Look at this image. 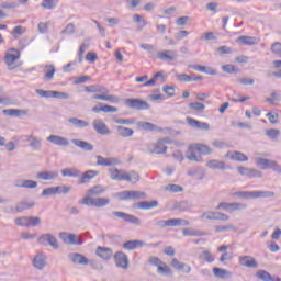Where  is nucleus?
Returning <instances> with one entry per match:
<instances>
[{
    "mask_svg": "<svg viewBox=\"0 0 281 281\" xmlns=\"http://www.w3.org/2000/svg\"><path fill=\"white\" fill-rule=\"evenodd\" d=\"M110 178L112 181H130L132 183H137L139 181L140 177L137 171H130V173L124 172V170H120L117 168H110Z\"/></svg>",
    "mask_w": 281,
    "mask_h": 281,
    "instance_id": "1",
    "label": "nucleus"
},
{
    "mask_svg": "<svg viewBox=\"0 0 281 281\" xmlns=\"http://www.w3.org/2000/svg\"><path fill=\"white\" fill-rule=\"evenodd\" d=\"M47 266V257L43 254H38L33 258V267L38 271H43Z\"/></svg>",
    "mask_w": 281,
    "mask_h": 281,
    "instance_id": "17",
    "label": "nucleus"
},
{
    "mask_svg": "<svg viewBox=\"0 0 281 281\" xmlns=\"http://www.w3.org/2000/svg\"><path fill=\"white\" fill-rule=\"evenodd\" d=\"M200 259L205 260V262H214V256H212V252L204 250L200 254Z\"/></svg>",
    "mask_w": 281,
    "mask_h": 281,
    "instance_id": "54",
    "label": "nucleus"
},
{
    "mask_svg": "<svg viewBox=\"0 0 281 281\" xmlns=\"http://www.w3.org/2000/svg\"><path fill=\"white\" fill-rule=\"evenodd\" d=\"M248 179H256V177H258L259 179L262 178V171L258 170V169H248V173L247 176Z\"/></svg>",
    "mask_w": 281,
    "mask_h": 281,
    "instance_id": "55",
    "label": "nucleus"
},
{
    "mask_svg": "<svg viewBox=\"0 0 281 281\" xmlns=\"http://www.w3.org/2000/svg\"><path fill=\"white\" fill-rule=\"evenodd\" d=\"M68 260H71L74 265H89V259L80 252H70Z\"/></svg>",
    "mask_w": 281,
    "mask_h": 281,
    "instance_id": "19",
    "label": "nucleus"
},
{
    "mask_svg": "<svg viewBox=\"0 0 281 281\" xmlns=\"http://www.w3.org/2000/svg\"><path fill=\"white\" fill-rule=\"evenodd\" d=\"M247 207V204H243L239 202H233V203H227V202H221L217 206L216 210H224V212H240Z\"/></svg>",
    "mask_w": 281,
    "mask_h": 281,
    "instance_id": "5",
    "label": "nucleus"
},
{
    "mask_svg": "<svg viewBox=\"0 0 281 281\" xmlns=\"http://www.w3.org/2000/svg\"><path fill=\"white\" fill-rule=\"evenodd\" d=\"M133 21H134V23H138V26H137L138 32H142V30H144L147 25L146 20L142 19V15H139V14H134Z\"/></svg>",
    "mask_w": 281,
    "mask_h": 281,
    "instance_id": "46",
    "label": "nucleus"
},
{
    "mask_svg": "<svg viewBox=\"0 0 281 281\" xmlns=\"http://www.w3.org/2000/svg\"><path fill=\"white\" fill-rule=\"evenodd\" d=\"M120 201H136L137 199H146V193L142 191H122L116 193Z\"/></svg>",
    "mask_w": 281,
    "mask_h": 281,
    "instance_id": "3",
    "label": "nucleus"
},
{
    "mask_svg": "<svg viewBox=\"0 0 281 281\" xmlns=\"http://www.w3.org/2000/svg\"><path fill=\"white\" fill-rule=\"evenodd\" d=\"M57 3L54 0H43L42 8L44 10H54L56 8Z\"/></svg>",
    "mask_w": 281,
    "mask_h": 281,
    "instance_id": "58",
    "label": "nucleus"
},
{
    "mask_svg": "<svg viewBox=\"0 0 281 281\" xmlns=\"http://www.w3.org/2000/svg\"><path fill=\"white\" fill-rule=\"evenodd\" d=\"M240 267H247V269H258V261L252 256H239L238 258Z\"/></svg>",
    "mask_w": 281,
    "mask_h": 281,
    "instance_id": "13",
    "label": "nucleus"
},
{
    "mask_svg": "<svg viewBox=\"0 0 281 281\" xmlns=\"http://www.w3.org/2000/svg\"><path fill=\"white\" fill-rule=\"evenodd\" d=\"M125 104L136 111H148L150 109V104L142 99H126Z\"/></svg>",
    "mask_w": 281,
    "mask_h": 281,
    "instance_id": "6",
    "label": "nucleus"
},
{
    "mask_svg": "<svg viewBox=\"0 0 281 281\" xmlns=\"http://www.w3.org/2000/svg\"><path fill=\"white\" fill-rule=\"evenodd\" d=\"M156 58L164 63H172V60H177V58H179V54H177L176 50H159Z\"/></svg>",
    "mask_w": 281,
    "mask_h": 281,
    "instance_id": "10",
    "label": "nucleus"
},
{
    "mask_svg": "<svg viewBox=\"0 0 281 281\" xmlns=\"http://www.w3.org/2000/svg\"><path fill=\"white\" fill-rule=\"evenodd\" d=\"M34 205H36V202L34 201L22 200L16 203L15 212H25V210H32Z\"/></svg>",
    "mask_w": 281,
    "mask_h": 281,
    "instance_id": "28",
    "label": "nucleus"
},
{
    "mask_svg": "<svg viewBox=\"0 0 281 281\" xmlns=\"http://www.w3.org/2000/svg\"><path fill=\"white\" fill-rule=\"evenodd\" d=\"M215 232L221 233V232H236V226L228 224L224 226H215L214 227Z\"/></svg>",
    "mask_w": 281,
    "mask_h": 281,
    "instance_id": "52",
    "label": "nucleus"
},
{
    "mask_svg": "<svg viewBox=\"0 0 281 281\" xmlns=\"http://www.w3.org/2000/svg\"><path fill=\"white\" fill-rule=\"evenodd\" d=\"M36 179H41L42 181H54V179H58V171L37 172Z\"/></svg>",
    "mask_w": 281,
    "mask_h": 281,
    "instance_id": "26",
    "label": "nucleus"
},
{
    "mask_svg": "<svg viewBox=\"0 0 281 281\" xmlns=\"http://www.w3.org/2000/svg\"><path fill=\"white\" fill-rule=\"evenodd\" d=\"M213 273L215 278H220L221 280H225L227 278H232V271L223 269V268H213Z\"/></svg>",
    "mask_w": 281,
    "mask_h": 281,
    "instance_id": "34",
    "label": "nucleus"
},
{
    "mask_svg": "<svg viewBox=\"0 0 281 281\" xmlns=\"http://www.w3.org/2000/svg\"><path fill=\"white\" fill-rule=\"evenodd\" d=\"M173 207L179 210V212H188V210H192V204H189L188 201H180L176 202Z\"/></svg>",
    "mask_w": 281,
    "mask_h": 281,
    "instance_id": "44",
    "label": "nucleus"
},
{
    "mask_svg": "<svg viewBox=\"0 0 281 281\" xmlns=\"http://www.w3.org/2000/svg\"><path fill=\"white\" fill-rule=\"evenodd\" d=\"M190 221L183 218H169V220H159L156 222V227L160 229H166V227H188Z\"/></svg>",
    "mask_w": 281,
    "mask_h": 281,
    "instance_id": "2",
    "label": "nucleus"
},
{
    "mask_svg": "<svg viewBox=\"0 0 281 281\" xmlns=\"http://www.w3.org/2000/svg\"><path fill=\"white\" fill-rule=\"evenodd\" d=\"M115 124H123L125 126H128L131 124H135V119H115Z\"/></svg>",
    "mask_w": 281,
    "mask_h": 281,
    "instance_id": "62",
    "label": "nucleus"
},
{
    "mask_svg": "<svg viewBox=\"0 0 281 281\" xmlns=\"http://www.w3.org/2000/svg\"><path fill=\"white\" fill-rule=\"evenodd\" d=\"M37 243L40 245H43L44 247H47V245L52 246L54 249H58V239H56V236L47 233L43 234L38 237Z\"/></svg>",
    "mask_w": 281,
    "mask_h": 281,
    "instance_id": "8",
    "label": "nucleus"
},
{
    "mask_svg": "<svg viewBox=\"0 0 281 281\" xmlns=\"http://www.w3.org/2000/svg\"><path fill=\"white\" fill-rule=\"evenodd\" d=\"M222 70L225 72V74H238V71H240L238 69V67L234 66V65H224L222 66Z\"/></svg>",
    "mask_w": 281,
    "mask_h": 281,
    "instance_id": "53",
    "label": "nucleus"
},
{
    "mask_svg": "<svg viewBox=\"0 0 281 281\" xmlns=\"http://www.w3.org/2000/svg\"><path fill=\"white\" fill-rule=\"evenodd\" d=\"M14 186L15 188H25L27 190H34L35 188H38V182L27 179H18L15 180Z\"/></svg>",
    "mask_w": 281,
    "mask_h": 281,
    "instance_id": "15",
    "label": "nucleus"
},
{
    "mask_svg": "<svg viewBox=\"0 0 281 281\" xmlns=\"http://www.w3.org/2000/svg\"><path fill=\"white\" fill-rule=\"evenodd\" d=\"M162 266H158L157 271L159 273V276H173L172 269H170V267H168V265L166 263H160Z\"/></svg>",
    "mask_w": 281,
    "mask_h": 281,
    "instance_id": "47",
    "label": "nucleus"
},
{
    "mask_svg": "<svg viewBox=\"0 0 281 281\" xmlns=\"http://www.w3.org/2000/svg\"><path fill=\"white\" fill-rule=\"evenodd\" d=\"M15 225L20 227H30V216H22L15 220Z\"/></svg>",
    "mask_w": 281,
    "mask_h": 281,
    "instance_id": "51",
    "label": "nucleus"
},
{
    "mask_svg": "<svg viewBox=\"0 0 281 281\" xmlns=\"http://www.w3.org/2000/svg\"><path fill=\"white\" fill-rule=\"evenodd\" d=\"M187 124L191 126V128H198V131H210V124L201 121H196L192 117H187Z\"/></svg>",
    "mask_w": 281,
    "mask_h": 281,
    "instance_id": "16",
    "label": "nucleus"
},
{
    "mask_svg": "<svg viewBox=\"0 0 281 281\" xmlns=\"http://www.w3.org/2000/svg\"><path fill=\"white\" fill-rule=\"evenodd\" d=\"M134 207L136 210H153L155 207H159V202L157 200L154 201H142V202H137Z\"/></svg>",
    "mask_w": 281,
    "mask_h": 281,
    "instance_id": "24",
    "label": "nucleus"
},
{
    "mask_svg": "<svg viewBox=\"0 0 281 281\" xmlns=\"http://www.w3.org/2000/svg\"><path fill=\"white\" fill-rule=\"evenodd\" d=\"M226 157L233 161H249L247 155L240 151H227Z\"/></svg>",
    "mask_w": 281,
    "mask_h": 281,
    "instance_id": "30",
    "label": "nucleus"
},
{
    "mask_svg": "<svg viewBox=\"0 0 281 281\" xmlns=\"http://www.w3.org/2000/svg\"><path fill=\"white\" fill-rule=\"evenodd\" d=\"M63 177H81L82 171L76 168H66L61 170Z\"/></svg>",
    "mask_w": 281,
    "mask_h": 281,
    "instance_id": "42",
    "label": "nucleus"
},
{
    "mask_svg": "<svg viewBox=\"0 0 281 281\" xmlns=\"http://www.w3.org/2000/svg\"><path fill=\"white\" fill-rule=\"evenodd\" d=\"M266 135L270 139H278V137H280V130H276V128L267 130Z\"/></svg>",
    "mask_w": 281,
    "mask_h": 281,
    "instance_id": "57",
    "label": "nucleus"
},
{
    "mask_svg": "<svg viewBox=\"0 0 281 281\" xmlns=\"http://www.w3.org/2000/svg\"><path fill=\"white\" fill-rule=\"evenodd\" d=\"M111 203L109 198H95L94 199V207H104Z\"/></svg>",
    "mask_w": 281,
    "mask_h": 281,
    "instance_id": "49",
    "label": "nucleus"
},
{
    "mask_svg": "<svg viewBox=\"0 0 281 281\" xmlns=\"http://www.w3.org/2000/svg\"><path fill=\"white\" fill-rule=\"evenodd\" d=\"M140 49H144L147 52L149 58H157L159 52L157 50V47L153 44H140Z\"/></svg>",
    "mask_w": 281,
    "mask_h": 281,
    "instance_id": "33",
    "label": "nucleus"
},
{
    "mask_svg": "<svg viewBox=\"0 0 281 281\" xmlns=\"http://www.w3.org/2000/svg\"><path fill=\"white\" fill-rule=\"evenodd\" d=\"M154 155H166L168 147L164 144V140H158L151 150Z\"/></svg>",
    "mask_w": 281,
    "mask_h": 281,
    "instance_id": "36",
    "label": "nucleus"
},
{
    "mask_svg": "<svg viewBox=\"0 0 281 281\" xmlns=\"http://www.w3.org/2000/svg\"><path fill=\"white\" fill-rule=\"evenodd\" d=\"M37 95L41 98H53L54 95V90H43V89H37L36 90Z\"/></svg>",
    "mask_w": 281,
    "mask_h": 281,
    "instance_id": "59",
    "label": "nucleus"
},
{
    "mask_svg": "<svg viewBox=\"0 0 281 281\" xmlns=\"http://www.w3.org/2000/svg\"><path fill=\"white\" fill-rule=\"evenodd\" d=\"M46 139L50 144H55V146H69V139L60 135H50Z\"/></svg>",
    "mask_w": 281,
    "mask_h": 281,
    "instance_id": "23",
    "label": "nucleus"
},
{
    "mask_svg": "<svg viewBox=\"0 0 281 281\" xmlns=\"http://www.w3.org/2000/svg\"><path fill=\"white\" fill-rule=\"evenodd\" d=\"M26 142H30L29 146L33 149V150H41L43 148V139L34 136V135H25L24 136Z\"/></svg>",
    "mask_w": 281,
    "mask_h": 281,
    "instance_id": "18",
    "label": "nucleus"
},
{
    "mask_svg": "<svg viewBox=\"0 0 281 281\" xmlns=\"http://www.w3.org/2000/svg\"><path fill=\"white\" fill-rule=\"evenodd\" d=\"M112 216L121 218L122 221H125V223H131L132 225H142V220H139V217L128 213L113 211Z\"/></svg>",
    "mask_w": 281,
    "mask_h": 281,
    "instance_id": "7",
    "label": "nucleus"
},
{
    "mask_svg": "<svg viewBox=\"0 0 281 281\" xmlns=\"http://www.w3.org/2000/svg\"><path fill=\"white\" fill-rule=\"evenodd\" d=\"M85 91L87 93H109V89L102 88L101 86H86Z\"/></svg>",
    "mask_w": 281,
    "mask_h": 281,
    "instance_id": "38",
    "label": "nucleus"
},
{
    "mask_svg": "<svg viewBox=\"0 0 281 281\" xmlns=\"http://www.w3.org/2000/svg\"><path fill=\"white\" fill-rule=\"evenodd\" d=\"M54 188H55V194H68V192L71 191V188L67 186H59Z\"/></svg>",
    "mask_w": 281,
    "mask_h": 281,
    "instance_id": "60",
    "label": "nucleus"
},
{
    "mask_svg": "<svg viewBox=\"0 0 281 281\" xmlns=\"http://www.w3.org/2000/svg\"><path fill=\"white\" fill-rule=\"evenodd\" d=\"M171 267L178 271H183V273H190V271H192V268L189 265L179 261L177 258L171 260Z\"/></svg>",
    "mask_w": 281,
    "mask_h": 281,
    "instance_id": "27",
    "label": "nucleus"
},
{
    "mask_svg": "<svg viewBox=\"0 0 281 281\" xmlns=\"http://www.w3.org/2000/svg\"><path fill=\"white\" fill-rule=\"evenodd\" d=\"M116 131L121 137H133L135 133L133 128L124 127L122 125L116 126Z\"/></svg>",
    "mask_w": 281,
    "mask_h": 281,
    "instance_id": "39",
    "label": "nucleus"
},
{
    "mask_svg": "<svg viewBox=\"0 0 281 281\" xmlns=\"http://www.w3.org/2000/svg\"><path fill=\"white\" fill-rule=\"evenodd\" d=\"M256 164L259 166V168H261V170H268V168H271L273 160H269L267 158H258Z\"/></svg>",
    "mask_w": 281,
    "mask_h": 281,
    "instance_id": "43",
    "label": "nucleus"
},
{
    "mask_svg": "<svg viewBox=\"0 0 281 281\" xmlns=\"http://www.w3.org/2000/svg\"><path fill=\"white\" fill-rule=\"evenodd\" d=\"M136 126H138V128H142L143 131H157V125L150 122L139 121L136 123Z\"/></svg>",
    "mask_w": 281,
    "mask_h": 281,
    "instance_id": "41",
    "label": "nucleus"
},
{
    "mask_svg": "<svg viewBox=\"0 0 281 281\" xmlns=\"http://www.w3.org/2000/svg\"><path fill=\"white\" fill-rule=\"evenodd\" d=\"M10 52H15L16 54L7 53L4 56V63L8 67H12L19 58H21V53L14 48H11Z\"/></svg>",
    "mask_w": 281,
    "mask_h": 281,
    "instance_id": "22",
    "label": "nucleus"
},
{
    "mask_svg": "<svg viewBox=\"0 0 281 281\" xmlns=\"http://www.w3.org/2000/svg\"><path fill=\"white\" fill-rule=\"evenodd\" d=\"M54 74H56V68L54 67V65L46 66L44 80H46L47 82H49L50 80H54Z\"/></svg>",
    "mask_w": 281,
    "mask_h": 281,
    "instance_id": "48",
    "label": "nucleus"
},
{
    "mask_svg": "<svg viewBox=\"0 0 281 281\" xmlns=\"http://www.w3.org/2000/svg\"><path fill=\"white\" fill-rule=\"evenodd\" d=\"M176 76L179 82H192V76L188 74H177Z\"/></svg>",
    "mask_w": 281,
    "mask_h": 281,
    "instance_id": "63",
    "label": "nucleus"
},
{
    "mask_svg": "<svg viewBox=\"0 0 281 281\" xmlns=\"http://www.w3.org/2000/svg\"><path fill=\"white\" fill-rule=\"evenodd\" d=\"M114 262L119 269H128V256L123 251L114 255Z\"/></svg>",
    "mask_w": 281,
    "mask_h": 281,
    "instance_id": "12",
    "label": "nucleus"
},
{
    "mask_svg": "<svg viewBox=\"0 0 281 281\" xmlns=\"http://www.w3.org/2000/svg\"><path fill=\"white\" fill-rule=\"evenodd\" d=\"M120 160L117 158L108 157L104 158L101 155L97 156V166H117Z\"/></svg>",
    "mask_w": 281,
    "mask_h": 281,
    "instance_id": "20",
    "label": "nucleus"
},
{
    "mask_svg": "<svg viewBox=\"0 0 281 281\" xmlns=\"http://www.w3.org/2000/svg\"><path fill=\"white\" fill-rule=\"evenodd\" d=\"M2 113L10 117H21V115H27V111L19 109H8L3 110Z\"/></svg>",
    "mask_w": 281,
    "mask_h": 281,
    "instance_id": "35",
    "label": "nucleus"
},
{
    "mask_svg": "<svg viewBox=\"0 0 281 281\" xmlns=\"http://www.w3.org/2000/svg\"><path fill=\"white\" fill-rule=\"evenodd\" d=\"M206 166L207 168H211V170H227L225 161L223 160L212 159L206 162Z\"/></svg>",
    "mask_w": 281,
    "mask_h": 281,
    "instance_id": "31",
    "label": "nucleus"
},
{
    "mask_svg": "<svg viewBox=\"0 0 281 281\" xmlns=\"http://www.w3.org/2000/svg\"><path fill=\"white\" fill-rule=\"evenodd\" d=\"M276 196L273 191H252V199H272Z\"/></svg>",
    "mask_w": 281,
    "mask_h": 281,
    "instance_id": "37",
    "label": "nucleus"
},
{
    "mask_svg": "<svg viewBox=\"0 0 281 281\" xmlns=\"http://www.w3.org/2000/svg\"><path fill=\"white\" fill-rule=\"evenodd\" d=\"M60 34H76V25H74V23L67 24L66 27L61 30Z\"/></svg>",
    "mask_w": 281,
    "mask_h": 281,
    "instance_id": "61",
    "label": "nucleus"
},
{
    "mask_svg": "<svg viewBox=\"0 0 281 281\" xmlns=\"http://www.w3.org/2000/svg\"><path fill=\"white\" fill-rule=\"evenodd\" d=\"M102 192H104V188L100 184H97L89 189L88 194H90V196H98L102 194Z\"/></svg>",
    "mask_w": 281,
    "mask_h": 281,
    "instance_id": "50",
    "label": "nucleus"
},
{
    "mask_svg": "<svg viewBox=\"0 0 281 281\" xmlns=\"http://www.w3.org/2000/svg\"><path fill=\"white\" fill-rule=\"evenodd\" d=\"M68 122L69 124H72V126H76L77 128H87V126H89V122L85 120H80L78 117H70Z\"/></svg>",
    "mask_w": 281,
    "mask_h": 281,
    "instance_id": "40",
    "label": "nucleus"
},
{
    "mask_svg": "<svg viewBox=\"0 0 281 281\" xmlns=\"http://www.w3.org/2000/svg\"><path fill=\"white\" fill-rule=\"evenodd\" d=\"M71 144L77 146V148H81V150H86V151L93 150V145L87 140L74 138V139H71Z\"/></svg>",
    "mask_w": 281,
    "mask_h": 281,
    "instance_id": "29",
    "label": "nucleus"
},
{
    "mask_svg": "<svg viewBox=\"0 0 281 281\" xmlns=\"http://www.w3.org/2000/svg\"><path fill=\"white\" fill-rule=\"evenodd\" d=\"M140 247H159V243L156 244H146L145 241H142L139 239H133L127 240L123 243V249H126L127 251H133L135 249H140Z\"/></svg>",
    "mask_w": 281,
    "mask_h": 281,
    "instance_id": "4",
    "label": "nucleus"
},
{
    "mask_svg": "<svg viewBox=\"0 0 281 281\" xmlns=\"http://www.w3.org/2000/svg\"><path fill=\"white\" fill-rule=\"evenodd\" d=\"M92 126L98 135H111V130H109L106 123H104V121L101 119H95L92 123Z\"/></svg>",
    "mask_w": 281,
    "mask_h": 281,
    "instance_id": "11",
    "label": "nucleus"
},
{
    "mask_svg": "<svg viewBox=\"0 0 281 281\" xmlns=\"http://www.w3.org/2000/svg\"><path fill=\"white\" fill-rule=\"evenodd\" d=\"M100 172L95 170H88L81 175V178L78 180V184L82 186L85 183H89L91 179H95Z\"/></svg>",
    "mask_w": 281,
    "mask_h": 281,
    "instance_id": "25",
    "label": "nucleus"
},
{
    "mask_svg": "<svg viewBox=\"0 0 281 281\" xmlns=\"http://www.w3.org/2000/svg\"><path fill=\"white\" fill-rule=\"evenodd\" d=\"M95 255L99 256L101 260L109 261L111 260V258H113V249L109 247L99 246L97 247Z\"/></svg>",
    "mask_w": 281,
    "mask_h": 281,
    "instance_id": "14",
    "label": "nucleus"
},
{
    "mask_svg": "<svg viewBox=\"0 0 281 281\" xmlns=\"http://www.w3.org/2000/svg\"><path fill=\"white\" fill-rule=\"evenodd\" d=\"M237 43H240L241 45H258V43H260V38L244 35L237 38Z\"/></svg>",
    "mask_w": 281,
    "mask_h": 281,
    "instance_id": "32",
    "label": "nucleus"
},
{
    "mask_svg": "<svg viewBox=\"0 0 281 281\" xmlns=\"http://www.w3.org/2000/svg\"><path fill=\"white\" fill-rule=\"evenodd\" d=\"M271 52H272V54H276L277 56H281V43L274 42L271 45Z\"/></svg>",
    "mask_w": 281,
    "mask_h": 281,
    "instance_id": "64",
    "label": "nucleus"
},
{
    "mask_svg": "<svg viewBox=\"0 0 281 281\" xmlns=\"http://www.w3.org/2000/svg\"><path fill=\"white\" fill-rule=\"evenodd\" d=\"M189 109H191V111H205V104L201 102H191L189 103Z\"/></svg>",
    "mask_w": 281,
    "mask_h": 281,
    "instance_id": "56",
    "label": "nucleus"
},
{
    "mask_svg": "<svg viewBox=\"0 0 281 281\" xmlns=\"http://www.w3.org/2000/svg\"><path fill=\"white\" fill-rule=\"evenodd\" d=\"M195 150H196V147H194V145H190L186 153V157L187 159H189V161H195L196 164H201V161H203V157L196 156Z\"/></svg>",
    "mask_w": 281,
    "mask_h": 281,
    "instance_id": "21",
    "label": "nucleus"
},
{
    "mask_svg": "<svg viewBox=\"0 0 281 281\" xmlns=\"http://www.w3.org/2000/svg\"><path fill=\"white\" fill-rule=\"evenodd\" d=\"M59 238L63 239V243L66 245H82V238L76 236V234H69L67 232H63L59 234Z\"/></svg>",
    "mask_w": 281,
    "mask_h": 281,
    "instance_id": "9",
    "label": "nucleus"
},
{
    "mask_svg": "<svg viewBox=\"0 0 281 281\" xmlns=\"http://www.w3.org/2000/svg\"><path fill=\"white\" fill-rule=\"evenodd\" d=\"M194 148L200 155H212V148L205 144H194Z\"/></svg>",
    "mask_w": 281,
    "mask_h": 281,
    "instance_id": "45",
    "label": "nucleus"
}]
</instances>
